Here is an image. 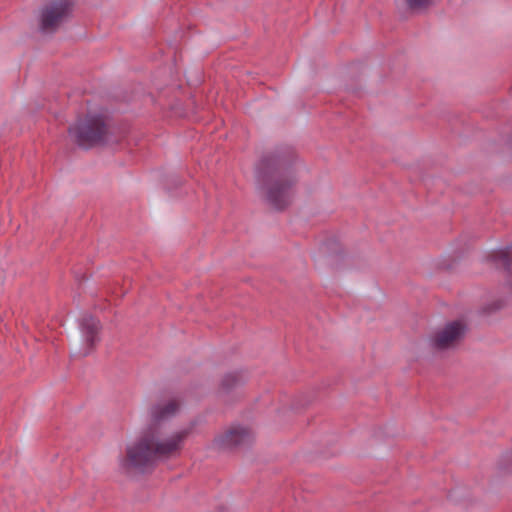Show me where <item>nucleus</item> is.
Here are the masks:
<instances>
[{
    "label": "nucleus",
    "instance_id": "nucleus-6",
    "mask_svg": "<svg viewBox=\"0 0 512 512\" xmlns=\"http://www.w3.org/2000/svg\"><path fill=\"white\" fill-rule=\"evenodd\" d=\"M253 439V432L246 426L236 425L230 427L225 433L219 435L215 442L218 446L230 448L247 444Z\"/></svg>",
    "mask_w": 512,
    "mask_h": 512
},
{
    "label": "nucleus",
    "instance_id": "nucleus-9",
    "mask_svg": "<svg viewBox=\"0 0 512 512\" xmlns=\"http://www.w3.org/2000/svg\"><path fill=\"white\" fill-rule=\"evenodd\" d=\"M497 263H500L503 267H509L512 264V261L509 256L508 251L501 250L496 253V260Z\"/></svg>",
    "mask_w": 512,
    "mask_h": 512
},
{
    "label": "nucleus",
    "instance_id": "nucleus-10",
    "mask_svg": "<svg viewBox=\"0 0 512 512\" xmlns=\"http://www.w3.org/2000/svg\"><path fill=\"white\" fill-rule=\"evenodd\" d=\"M434 0H405L406 4L411 9L426 8L433 3Z\"/></svg>",
    "mask_w": 512,
    "mask_h": 512
},
{
    "label": "nucleus",
    "instance_id": "nucleus-4",
    "mask_svg": "<svg viewBox=\"0 0 512 512\" xmlns=\"http://www.w3.org/2000/svg\"><path fill=\"white\" fill-rule=\"evenodd\" d=\"M466 325L460 320L451 321L435 330L429 338V345L436 352L456 349L464 339Z\"/></svg>",
    "mask_w": 512,
    "mask_h": 512
},
{
    "label": "nucleus",
    "instance_id": "nucleus-8",
    "mask_svg": "<svg viewBox=\"0 0 512 512\" xmlns=\"http://www.w3.org/2000/svg\"><path fill=\"white\" fill-rule=\"evenodd\" d=\"M244 381V377L240 373H228L220 381L218 394L225 398L240 388Z\"/></svg>",
    "mask_w": 512,
    "mask_h": 512
},
{
    "label": "nucleus",
    "instance_id": "nucleus-11",
    "mask_svg": "<svg viewBox=\"0 0 512 512\" xmlns=\"http://www.w3.org/2000/svg\"><path fill=\"white\" fill-rule=\"evenodd\" d=\"M509 286L511 287L512 289V274L510 275V279H509Z\"/></svg>",
    "mask_w": 512,
    "mask_h": 512
},
{
    "label": "nucleus",
    "instance_id": "nucleus-5",
    "mask_svg": "<svg viewBox=\"0 0 512 512\" xmlns=\"http://www.w3.org/2000/svg\"><path fill=\"white\" fill-rule=\"evenodd\" d=\"M69 0H53L46 4L40 13V28L45 33L54 32L69 16Z\"/></svg>",
    "mask_w": 512,
    "mask_h": 512
},
{
    "label": "nucleus",
    "instance_id": "nucleus-2",
    "mask_svg": "<svg viewBox=\"0 0 512 512\" xmlns=\"http://www.w3.org/2000/svg\"><path fill=\"white\" fill-rule=\"evenodd\" d=\"M262 173L267 200L276 209L288 206L293 197L296 182L292 173L287 172L280 163L272 166L266 160L262 163Z\"/></svg>",
    "mask_w": 512,
    "mask_h": 512
},
{
    "label": "nucleus",
    "instance_id": "nucleus-3",
    "mask_svg": "<svg viewBox=\"0 0 512 512\" xmlns=\"http://www.w3.org/2000/svg\"><path fill=\"white\" fill-rule=\"evenodd\" d=\"M68 131L69 136L79 146L88 148L103 142L108 130L101 116L87 115L77 120Z\"/></svg>",
    "mask_w": 512,
    "mask_h": 512
},
{
    "label": "nucleus",
    "instance_id": "nucleus-1",
    "mask_svg": "<svg viewBox=\"0 0 512 512\" xmlns=\"http://www.w3.org/2000/svg\"><path fill=\"white\" fill-rule=\"evenodd\" d=\"M181 407L178 397L162 399L150 408V424L127 443L118 465L125 474L143 473L154 466L158 459H168L180 454L189 435L188 429L172 433L163 432L162 421L175 416Z\"/></svg>",
    "mask_w": 512,
    "mask_h": 512
},
{
    "label": "nucleus",
    "instance_id": "nucleus-7",
    "mask_svg": "<svg viewBox=\"0 0 512 512\" xmlns=\"http://www.w3.org/2000/svg\"><path fill=\"white\" fill-rule=\"evenodd\" d=\"M81 331L88 346V349L83 354L87 355L99 340L100 322L92 316L84 317L81 322Z\"/></svg>",
    "mask_w": 512,
    "mask_h": 512
}]
</instances>
